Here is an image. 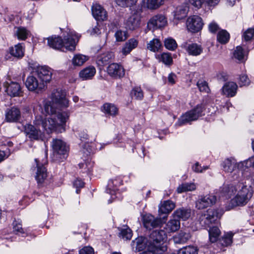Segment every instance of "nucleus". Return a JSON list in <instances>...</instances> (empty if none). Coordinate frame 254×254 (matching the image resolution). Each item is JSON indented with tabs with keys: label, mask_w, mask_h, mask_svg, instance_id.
Masks as SVG:
<instances>
[{
	"label": "nucleus",
	"mask_w": 254,
	"mask_h": 254,
	"mask_svg": "<svg viewBox=\"0 0 254 254\" xmlns=\"http://www.w3.org/2000/svg\"><path fill=\"white\" fill-rule=\"evenodd\" d=\"M138 42L137 40L135 38L130 39L126 43L127 46L132 49H135L138 45Z\"/></svg>",
	"instance_id": "obj_54"
},
{
	"label": "nucleus",
	"mask_w": 254,
	"mask_h": 254,
	"mask_svg": "<svg viewBox=\"0 0 254 254\" xmlns=\"http://www.w3.org/2000/svg\"><path fill=\"white\" fill-rule=\"evenodd\" d=\"M196 189V186L194 183H184L179 186L177 189V191L181 193L188 191H192Z\"/></svg>",
	"instance_id": "obj_36"
},
{
	"label": "nucleus",
	"mask_w": 254,
	"mask_h": 254,
	"mask_svg": "<svg viewBox=\"0 0 254 254\" xmlns=\"http://www.w3.org/2000/svg\"><path fill=\"white\" fill-rule=\"evenodd\" d=\"M166 234L163 230L153 231L148 238V247L153 251H157L162 253L167 250V248L164 244V241L166 238Z\"/></svg>",
	"instance_id": "obj_5"
},
{
	"label": "nucleus",
	"mask_w": 254,
	"mask_h": 254,
	"mask_svg": "<svg viewBox=\"0 0 254 254\" xmlns=\"http://www.w3.org/2000/svg\"><path fill=\"white\" fill-rule=\"evenodd\" d=\"M132 51V49L130 47H129L127 44L125 43L124 47L122 48L121 53L124 56H126L127 54H129L130 52Z\"/></svg>",
	"instance_id": "obj_62"
},
{
	"label": "nucleus",
	"mask_w": 254,
	"mask_h": 254,
	"mask_svg": "<svg viewBox=\"0 0 254 254\" xmlns=\"http://www.w3.org/2000/svg\"><path fill=\"white\" fill-rule=\"evenodd\" d=\"M29 32L25 28L18 27L15 28V35L19 40H24L29 35Z\"/></svg>",
	"instance_id": "obj_38"
},
{
	"label": "nucleus",
	"mask_w": 254,
	"mask_h": 254,
	"mask_svg": "<svg viewBox=\"0 0 254 254\" xmlns=\"http://www.w3.org/2000/svg\"><path fill=\"white\" fill-rule=\"evenodd\" d=\"M229 39V34L226 31L223 30L219 32L217 40L220 43L225 44L228 41Z\"/></svg>",
	"instance_id": "obj_46"
},
{
	"label": "nucleus",
	"mask_w": 254,
	"mask_h": 254,
	"mask_svg": "<svg viewBox=\"0 0 254 254\" xmlns=\"http://www.w3.org/2000/svg\"><path fill=\"white\" fill-rule=\"evenodd\" d=\"M20 116V111L16 108L13 107L6 111L5 118L7 122H16L19 119Z\"/></svg>",
	"instance_id": "obj_25"
},
{
	"label": "nucleus",
	"mask_w": 254,
	"mask_h": 254,
	"mask_svg": "<svg viewBox=\"0 0 254 254\" xmlns=\"http://www.w3.org/2000/svg\"><path fill=\"white\" fill-rule=\"evenodd\" d=\"M238 89L237 84L232 81L225 83L222 88V94L227 97H232L236 95Z\"/></svg>",
	"instance_id": "obj_18"
},
{
	"label": "nucleus",
	"mask_w": 254,
	"mask_h": 254,
	"mask_svg": "<svg viewBox=\"0 0 254 254\" xmlns=\"http://www.w3.org/2000/svg\"><path fill=\"white\" fill-rule=\"evenodd\" d=\"M197 253L196 247L189 246L180 249L178 254H197Z\"/></svg>",
	"instance_id": "obj_42"
},
{
	"label": "nucleus",
	"mask_w": 254,
	"mask_h": 254,
	"mask_svg": "<svg viewBox=\"0 0 254 254\" xmlns=\"http://www.w3.org/2000/svg\"><path fill=\"white\" fill-rule=\"evenodd\" d=\"M167 24L166 18L162 15H157L152 17L148 23L150 28L155 29L166 26Z\"/></svg>",
	"instance_id": "obj_17"
},
{
	"label": "nucleus",
	"mask_w": 254,
	"mask_h": 254,
	"mask_svg": "<svg viewBox=\"0 0 254 254\" xmlns=\"http://www.w3.org/2000/svg\"><path fill=\"white\" fill-rule=\"evenodd\" d=\"M101 111L108 116L115 117L119 113V109L114 104L106 103L101 107Z\"/></svg>",
	"instance_id": "obj_21"
},
{
	"label": "nucleus",
	"mask_w": 254,
	"mask_h": 254,
	"mask_svg": "<svg viewBox=\"0 0 254 254\" xmlns=\"http://www.w3.org/2000/svg\"><path fill=\"white\" fill-rule=\"evenodd\" d=\"M107 72L109 75L115 77H121L125 75L123 67L116 63L111 64L108 66Z\"/></svg>",
	"instance_id": "obj_20"
},
{
	"label": "nucleus",
	"mask_w": 254,
	"mask_h": 254,
	"mask_svg": "<svg viewBox=\"0 0 254 254\" xmlns=\"http://www.w3.org/2000/svg\"><path fill=\"white\" fill-rule=\"evenodd\" d=\"M220 0H205V2L209 6H215L218 3Z\"/></svg>",
	"instance_id": "obj_64"
},
{
	"label": "nucleus",
	"mask_w": 254,
	"mask_h": 254,
	"mask_svg": "<svg viewBox=\"0 0 254 254\" xmlns=\"http://www.w3.org/2000/svg\"><path fill=\"white\" fill-rule=\"evenodd\" d=\"M161 47L162 44L158 39H153L147 44V49L154 52H158Z\"/></svg>",
	"instance_id": "obj_35"
},
{
	"label": "nucleus",
	"mask_w": 254,
	"mask_h": 254,
	"mask_svg": "<svg viewBox=\"0 0 254 254\" xmlns=\"http://www.w3.org/2000/svg\"><path fill=\"white\" fill-rule=\"evenodd\" d=\"M164 45L166 49L171 51H174L177 47V44L176 41L172 38H168L165 39Z\"/></svg>",
	"instance_id": "obj_45"
},
{
	"label": "nucleus",
	"mask_w": 254,
	"mask_h": 254,
	"mask_svg": "<svg viewBox=\"0 0 254 254\" xmlns=\"http://www.w3.org/2000/svg\"><path fill=\"white\" fill-rule=\"evenodd\" d=\"M208 169L207 166H205L202 168L198 163H196L194 166L192 167L193 170L196 173H202L203 171H205Z\"/></svg>",
	"instance_id": "obj_57"
},
{
	"label": "nucleus",
	"mask_w": 254,
	"mask_h": 254,
	"mask_svg": "<svg viewBox=\"0 0 254 254\" xmlns=\"http://www.w3.org/2000/svg\"><path fill=\"white\" fill-rule=\"evenodd\" d=\"M176 75L173 73L169 74L168 77V82L171 84H174L176 82Z\"/></svg>",
	"instance_id": "obj_63"
},
{
	"label": "nucleus",
	"mask_w": 254,
	"mask_h": 254,
	"mask_svg": "<svg viewBox=\"0 0 254 254\" xmlns=\"http://www.w3.org/2000/svg\"><path fill=\"white\" fill-rule=\"evenodd\" d=\"M245 167L247 168L252 167L254 169V157H251L245 160Z\"/></svg>",
	"instance_id": "obj_61"
},
{
	"label": "nucleus",
	"mask_w": 254,
	"mask_h": 254,
	"mask_svg": "<svg viewBox=\"0 0 254 254\" xmlns=\"http://www.w3.org/2000/svg\"><path fill=\"white\" fill-rule=\"evenodd\" d=\"M234 57L241 62H243L245 61V55L242 47L237 46L236 47L234 52Z\"/></svg>",
	"instance_id": "obj_43"
},
{
	"label": "nucleus",
	"mask_w": 254,
	"mask_h": 254,
	"mask_svg": "<svg viewBox=\"0 0 254 254\" xmlns=\"http://www.w3.org/2000/svg\"><path fill=\"white\" fill-rule=\"evenodd\" d=\"M36 165L35 178L39 184H42L47 178V172L44 165L47 163L46 156L41 160L40 158L35 159Z\"/></svg>",
	"instance_id": "obj_9"
},
{
	"label": "nucleus",
	"mask_w": 254,
	"mask_h": 254,
	"mask_svg": "<svg viewBox=\"0 0 254 254\" xmlns=\"http://www.w3.org/2000/svg\"><path fill=\"white\" fill-rule=\"evenodd\" d=\"M89 60L88 57L82 54L75 55L72 60L74 66H81Z\"/></svg>",
	"instance_id": "obj_34"
},
{
	"label": "nucleus",
	"mask_w": 254,
	"mask_h": 254,
	"mask_svg": "<svg viewBox=\"0 0 254 254\" xmlns=\"http://www.w3.org/2000/svg\"><path fill=\"white\" fill-rule=\"evenodd\" d=\"M190 2L196 7H200L205 2V0H189Z\"/></svg>",
	"instance_id": "obj_60"
},
{
	"label": "nucleus",
	"mask_w": 254,
	"mask_h": 254,
	"mask_svg": "<svg viewBox=\"0 0 254 254\" xmlns=\"http://www.w3.org/2000/svg\"><path fill=\"white\" fill-rule=\"evenodd\" d=\"M237 190L235 187L232 186H225L222 189L223 192L226 193L228 196H231Z\"/></svg>",
	"instance_id": "obj_51"
},
{
	"label": "nucleus",
	"mask_w": 254,
	"mask_h": 254,
	"mask_svg": "<svg viewBox=\"0 0 254 254\" xmlns=\"http://www.w3.org/2000/svg\"><path fill=\"white\" fill-rule=\"evenodd\" d=\"M254 187V182L251 176H246L245 182L240 184L238 193L235 197L231 200L235 206L245 205L252 196V188Z\"/></svg>",
	"instance_id": "obj_4"
},
{
	"label": "nucleus",
	"mask_w": 254,
	"mask_h": 254,
	"mask_svg": "<svg viewBox=\"0 0 254 254\" xmlns=\"http://www.w3.org/2000/svg\"><path fill=\"white\" fill-rule=\"evenodd\" d=\"M131 96L137 100H141L143 97V93L140 87L133 88L131 92Z\"/></svg>",
	"instance_id": "obj_48"
},
{
	"label": "nucleus",
	"mask_w": 254,
	"mask_h": 254,
	"mask_svg": "<svg viewBox=\"0 0 254 254\" xmlns=\"http://www.w3.org/2000/svg\"><path fill=\"white\" fill-rule=\"evenodd\" d=\"M9 53L14 57L21 58L24 56V49L22 44H18L9 49Z\"/></svg>",
	"instance_id": "obj_30"
},
{
	"label": "nucleus",
	"mask_w": 254,
	"mask_h": 254,
	"mask_svg": "<svg viewBox=\"0 0 254 254\" xmlns=\"http://www.w3.org/2000/svg\"><path fill=\"white\" fill-rule=\"evenodd\" d=\"M40 126L28 125L25 127V131L27 135L31 140L42 139L43 137V132L40 129Z\"/></svg>",
	"instance_id": "obj_14"
},
{
	"label": "nucleus",
	"mask_w": 254,
	"mask_h": 254,
	"mask_svg": "<svg viewBox=\"0 0 254 254\" xmlns=\"http://www.w3.org/2000/svg\"><path fill=\"white\" fill-rule=\"evenodd\" d=\"M45 112L51 116L45 120L40 115L35 117L34 124L41 127L48 133L54 131L62 132L65 130V123L68 119L69 113L54 108L50 102H46L44 105Z\"/></svg>",
	"instance_id": "obj_1"
},
{
	"label": "nucleus",
	"mask_w": 254,
	"mask_h": 254,
	"mask_svg": "<svg viewBox=\"0 0 254 254\" xmlns=\"http://www.w3.org/2000/svg\"><path fill=\"white\" fill-rule=\"evenodd\" d=\"M208 29L210 32L215 33L219 29V27L215 22L213 21L209 24Z\"/></svg>",
	"instance_id": "obj_59"
},
{
	"label": "nucleus",
	"mask_w": 254,
	"mask_h": 254,
	"mask_svg": "<svg viewBox=\"0 0 254 254\" xmlns=\"http://www.w3.org/2000/svg\"><path fill=\"white\" fill-rule=\"evenodd\" d=\"M132 236V231L127 226H126L125 228L121 229L119 233L120 237L122 238L124 240H130Z\"/></svg>",
	"instance_id": "obj_40"
},
{
	"label": "nucleus",
	"mask_w": 254,
	"mask_h": 254,
	"mask_svg": "<svg viewBox=\"0 0 254 254\" xmlns=\"http://www.w3.org/2000/svg\"><path fill=\"white\" fill-rule=\"evenodd\" d=\"M242 169V168H236L233 172H230L233 180H239L240 179L243 175Z\"/></svg>",
	"instance_id": "obj_49"
},
{
	"label": "nucleus",
	"mask_w": 254,
	"mask_h": 254,
	"mask_svg": "<svg viewBox=\"0 0 254 254\" xmlns=\"http://www.w3.org/2000/svg\"><path fill=\"white\" fill-rule=\"evenodd\" d=\"M108 14L106 10L101 5L96 4V21H104L107 19Z\"/></svg>",
	"instance_id": "obj_33"
},
{
	"label": "nucleus",
	"mask_w": 254,
	"mask_h": 254,
	"mask_svg": "<svg viewBox=\"0 0 254 254\" xmlns=\"http://www.w3.org/2000/svg\"><path fill=\"white\" fill-rule=\"evenodd\" d=\"M142 221L144 226L149 230L157 227L161 223L160 219L155 218L150 214L143 215Z\"/></svg>",
	"instance_id": "obj_19"
},
{
	"label": "nucleus",
	"mask_w": 254,
	"mask_h": 254,
	"mask_svg": "<svg viewBox=\"0 0 254 254\" xmlns=\"http://www.w3.org/2000/svg\"><path fill=\"white\" fill-rule=\"evenodd\" d=\"M190 238V233L184 231H181L178 234L173 237V240L175 244H184Z\"/></svg>",
	"instance_id": "obj_26"
},
{
	"label": "nucleus",
	"mask_w": 254,
	"mask_h": 254,
	"mask_svg": "<svg viewBox=\"0 0 254 254\" xmlns=\"http://www.w3.org/2000/svg\"><path fill=\"white\" fill-rule=\"evenodd\" d=\"M162 4V0H142V6L150 9H155Z\"/></svg>",
	"instance_id": "obj_31"
},
{
	"label": "nucleus",
	"mask_w": 254,
	"mask_h": 254,
	"mask_svg": "<svg viewBox=\"0 0 254 254\" xmlns=\"http://www.w3.org/2000/svg\"><path fill=\"white\" fill-rule=\"evenodd\" d=\"M119 6L126 7H131L136 4L138 0H115Z\"/></svg>",
	"instance_id": "obj_44"
},
{
	"label": "nucleus",
	"mask_w": 254,
	"mask_h": 254,
	"mask_svg": "<svg viewBox=\"0 0 254 254\" xmlns=\"http://www.w3.org/2000/svg\"><path fill=\"white\" fill-rule=\"evenodd\" d=\"M25 85L29 91L37 93L41 91L45 87L42 81L38 79L34 72L33 75L27 77L25 82Z\"/></svg>",
	"instance_id": "obj_10"
},
{
	"label": "nucleus",
	"mask_w": 254,
	"mask_h": 254,
	"mask_svg": "<svg viewBox=\"0 0 254 254\" xmlns=\"http://www.w3.org/2000/svg\"><path fill=\"white\" fill-rule=\"evenodd\" d=\"M112 56L113 55L111 53L104 54L101 56L99 61L104 64L112 58Z\"/></svg>",
	"instance_id": "obj_56"
},
{
	"label": "nucleus",
	"mask_w": 254,
	"mask_h": 254,
	"mask_svg": "<svg viewBox=\"0 0 254 254\" xmlns=\"http://www.w3.org/2000/svg\"><path fill=\"white\" fill-rule=\"evenodd\" d=\"M197 85L201 92H208L209 87L206 82L203 80H199L197 83Z\"/></svg>",
	"instance_id": "obj_50"
},
{
	"label": "nucleus",
	"mask_w": 254,
	"mask_h": 254,
	"mask_svg": "<svg viewBox=\"0 0 254 254\" xmlns=\"http://www.w3.org/2000/svg\"><path fill=\"white\" fill-rule=\"evenodd\" d=\"M189 11V6L187 4H184L178 6L175 13V17L177 19H181L185 17Z\"/></svg>",
	"instance_id": "obj_32"
},
{
	"label": "nucleus",
	"mask_w": 254,
	"mask_h": 254,
	"mask_svg": "<svg viewBox=\"0 0 254 254\" xmlns=\"http://www.w3.org/2000/svg\"><path fill=\"white\" fill-rule=\"evenodd\" d=\"M6 92L11 97H20L22 96V91L20 84L16 82L10 81L4 83Z\"/></svg>",
	"instance_id": "obj_15"
},
{
	"label": "nucleus",
	"mask_w": 254,
	"mask_h": 254,
	"mask_svg": "<svg viewBox=\"0 0 254 254\" xmlns=\"http://www.w3.org/2000/svg\"><path fill=\"white\" fill-rule=\"evenodd\" d=\"M79 254H94V249L90 247H85L80 250Z\"/></svg>",
	"instance_id": "obj_55"
},
{
	"label": "nucleus",
	"mask_w": 254,
	"mask_h": 254,
	"mask_svg": "<svg viewBox=\"0 0 254 254\" xmlns=\"http://www.w3.org/2000/svg\"><path fill=\"white\" fill-rule=\"evenodd\" d=\"M38 79L44 83L46 86L47 83L52 79V71L51 68L47 66H39L33 72Z\"/></svg>",
	"instance_id": "obj_11"
},
{
	"label": "nucleus",
	"mask_w": 254,
	"mask_h": 254,
	"mask_svg": "<svg viewBox=\"0 0 254 254\" xmlns=\"http://www.w3.org/2000/svg\"><path fill=\"white\" fill-rule=\"evenodd\" d=\"M52 147L54 159L63 161L67 158L69 148L63 140L57 138L53 139L52 142Z\"/></svg>",
	"instance_id": "obj_6"
},
{
	"label": "nucleus",
	"mask_w": 254,
	"mask_h": 254,
	"mask_svg": "<svg viewBox=\"0 0 254 254\" xmlns=\"http://www.w3.org/2000/svg\"><path fill=\"white\" fill-rule=\"evenodd\" d=\"M140 25V18L137 14H133L129 16L125 22L127 29L134 30L137 28Z\"/></svg>",
	"instance_id": "obj_22"
},
{
	"label": "nucleus",
	"mask_w": 254,
	"mask_h": 254,
	"mask_svg": "<svg viewBox=\"0 0 254 254\" xmlns=\"http://www.w3.org/2000/svg\"><path fill=\"white\" fill-rule=\"evenodd\" d=\"M52 102L47 101V102H50L55 109L61 110L57 107L66 108L68 106V101L66 98L65 92L62 89H59L53 91L52 94Z\"/></svg>",
	"instance_id": "obj_8"
},
{
	"label": "nucleus",
	"mask_w": 254,
	"mask_h": 254,
	"mask_svg": "<svg viewBox=\"0 0 254 254\" xmlns=\"http://www.w3.org/2000/svg\"><path fill=\"white\" fill-rule=\"evenodd\" d=\"M245 161L237 162L233 158L226 159L222 163L223 170L227 173L232 172L236 168H243L245 166Z\"/></svg>",
	"instance_id": "obj_13"
},
{
	"label": "nucleus",
	"mask_w": 254,
	"mask_h": 254,
	"mask_svg": "<svg viewBox=\"0 0 254 254\" xmlns=\"http://www.w3.org/2000/svg\"><path fill=\"white\" fill-rule=\"evenodd\" d=\"M180 228V221L179 220L174 218L170 219L166 224L165 229L168 233H173L178 231Z\"/></svg>",
	"instance_id": "obj_28"
},
{
	"label": "nucleus",
	"mask_w": 254,
	"mask_h": 254,
	"mask_svg": "<svg viewBox=\"0 0 254 254\" xmlns=\"http://www.w3.org/2000/svg\"><path fill=\"white\" fill-rule=\"evenodd\" d=\"M115 37L116 41L118 42H122L125 41L127 36L126 31H123L121 30H117L115 34Z\"/></svg>",
	"instance_id": "obj_47"
},
{
	"label": "nucleus",
	"mask_w": 254,
	"mask_h": 254,
	"mask_svg": "<svg viewBox=\"0 0 254 254\" xmlns=\"http://www.w3.org/2000/svg\"><path fill=\"white\" fill-rule=\"evenodd\" d=\"M95 73L93 66L85 68L80 72V76L84 79H87L93 77Z\"/></svg>",
	"instance_id": "obj_37"
},
{
	"label": "nucleus",
	"mask_w": 254,
	"mask_h": 254,
	"mask_svg": "<svg viewBox=\"0 0 254 254\" xmlns=\"http://www.w3.org/2000/svg\"><path fill=\"white\" fill-rule=\"evenodd\" d=\"M250 80L248 76L245 74H242L239 77V83L240 86H247L249 85Z\"/></svg>",
	"instance_id": "obj_53"
},
{
	"label": "nucleus",
	"mask_w": 254,
	"mask_h": 254,
	"mask_svg": "<svg viewBox=\"0 0 254 254\" xmlns=\"http://www.w3.org/2000/svg\"><path fill=\"white\" fill-rule=\"evenodd\" d=\"M254 36V29H248L243 34V37L245 41H248L251 40Z\"/></svg>",
	"instance_id": "obj_52"
},
{
	"label": "nucleus",
	"mask_w": 254,
	"mask_h": 254,
	"mask_svg": "<svg viewBox=\"0 0 254 254\" xmlns=\"http://www.w3.org/2000/svg\"><path fill=\"white\" fill-rule=\"evenodd\" d=\"M156 58L160 62H162L166 65H170L173 63L171 55L168 53H164L157 56Z\"/></svg>",
	"instance_id": "obj_39"
},
{
	"label": "nucleus",
	"mask_w": 254,
	"mask_h": 254,
	"mask_svg": "<svg viewBox=\"0 0 254 254\" xmlns=\"http://www.w3.org/2000/svg\"><path fill=\"white\" fill-rule=\"evenodd\" d=\"M175 207V203L171 200H166L161 203L159 212L163 214H168Z\"/></svg>",
	"instance_id": "obj_27"
},
{
	"label": "nucleus",
	"mask_w": 254,
	"mask_h": 254,
	"mask_svg": "<svg viewBox=\"0 0 254 254\" xmlns=\"http://www.w3.org/2000/svg\"><path fill=\"white\" fill-rule=\"evenodd\" d=\"M203 112V106L202 105H198L193 109L181 116L176 125L178 126H181L187 123L195 121L202 116Z\"/></svg>",
	"instance_id": "obj_7"
},
{
	"label": "nucleus",
	"mask_w": 254,
	"mask_h": 254,
	"mask_svg": "<svg viewBox=\"0 0 254 254\" xmlns=\"http://www.w3.org/2000/svg\"><path fill=\"white\" fill-rule=\"evenodd\" d=\"M173 216L175 218H178L185 221L190 217L191 210L185 208H179L174 212Z\"/></svg>",
	"instance_id": "obj_24"
},
{
	"label": "nucleus",
	"mask_w": 254,
	"mask_h": 254,
	"mask_svg": "<svg viewBox=\"0 0 254 254\" xmlns=\"http://www.w3.org/2000/svg\"><path fill=\"white\" fill-rule=\"evenodd\" d=\"M148 239L140 237L132 242L133 248L138 251H141L145 248L148 249Z\"/></svg>",
	"instance_id": "obj_23"
},
{
	"label": "nucleus",
	"mask_w": 254,
	"mask_h": 254,
	"mask_svg": "<svg viewBox=\"0 0 254 254\" xmlns=\"http://www.w3.org/2000/svg\"><path fill=\"white\" fill-rule=\"evenodd\" d=\"M64 37V41L60 36H52L47 38L48 46L53 49L63 51H64V49L74 51L80 36L74 31L69 30L66 32V35Z\"/></svg>",
	"instance_id": "obj_2"
},
{
	"label": "nucleus",
	"mask_w": 254,
	"mask_h": 254,
	"mask_svg": "<svg viewBox=\"0 0 254 254\" xmlns=\"http://www.w3.org/2000/svg\"><path fill=\"white\" fill-rule=\"evenodd\" d=\"M186 50L190 55L197 56L202 53L203 48L201 46L195 43H193L189 44L187 46Z\"/></svg>",
	"instance_id": "obj_29"
},
{
	"label": "nucleus",
	"mask_w": 254,
	"mask_h": 254,
	"mask_svg": "<svg viewBox=\"0 0 254 254\" xmlns=\"http://www.w3.org/2000/svg\"><path fill=\"white\" fill-rule=\"evenodd\" d=\"M203 25L202 18L197 15L189 17L187 21L188 29L192 32H197L200 30Z\"/></svg>",
	"instance_id": "obj_12"
},
{
	"label": "nucleus",
	"mask_w": 254,
	"mask_h": 254,
	"mask_svg": "<svg viewBox=\"0 0 254 254\" xmlns=\"http://www.w3.org/2000/svg\"><path fill=\"white\" fill-rule=\"evenodd\" d=\"M222 213L218 210L209 209L199 218L200 223L202 226L209 227L208 230L209 239L211 243H215L220 235V231L217 227L211 226L220 218Z\"/></svg>",
	"instance_id": "obj_3"
},
{
	"label": "nucleus",
	"mask_w": 254,
	"mask_h": 254,
	"mask_svg": "<svg viewBox=\"0 0 254 254\" xmlns=\"http://www.w3.org/2000/svg\"><path fill=\"white\" fill-rule=\"evenodd\" d=\"M216 201V197L214 195L201 196L196 202V207L199 209H202L213 205Z\"/></svg>",
	"instance_id": "obj_16"
},
{
	"label": "nucleus",
	"mask_w": 254,
	"mask_h": 254,
	"mask_svg": "<svg viewBox=\"0 0 254 254\" xmlns=\"http://www.w3.org/2000/svg\"><path fill=\"white\" fill-rule=\"evenodd\" d=\"M73 186L75 188H76V192L77 193H79V188H82L84 186V183L81 180L79 179L76 180L73 183Z\"/></svg>",
	"instance_id": "obj_58"
},
{
	"label": "nucleus",
	"mask_w": 254,
	"mask_h": 254,
	"mask_svg": "<svg viewBox=\"0 0 254 254\" xmlns=\"http://www.w3.org/2000/svg\"><path fill=\"white\" fill-rule=\"evenodd\" d=\"M233 233L228 232L225 234L220 240L221 244L223 246H228L232 243Z\"/></svg>",
	"instance_id": "obj_41"
}]
</instances>
